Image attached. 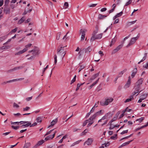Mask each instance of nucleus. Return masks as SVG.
Returning a JSON list of instances; mask_svg holds the SVG:
<instances>
[{"label": "nucleus", "instance_id": "obj_8", "mask_svg": "<svg viewBox=\"0 0 148 148\" xmlns=\"http://www.w3.org/2000/svg\"><path fill=\"white\" fill-rule=\"evenodd\" d=\"M82 31V29H81L80 30V33H82V35L81 37V40H83L84 39L85 36V33L87 31L86 30H85V31L84 30Z\"/></svg>", "mask_w": 148, "mask_h": 148}, {"label": "nucleus", "instance_id": "obj_43", "mask_svg": "<svg viewBox=\"0 0 148 148\" xmlns=\"http://www.w3.org/2000/svg\"><path fill=\"white\" fill-rule=\"evenodd\" d=\"M32 45V44L31 43L28 44L25 46L24 49H26L27 51V48L30 47Z\"/></svg>", "mask_w": 148, "mask_h": 148}, {"label": "nucleus", "instance_id": "obj_29", "mask_svg": "<svg viewBox=\"0 0 148 148\" xmlns=\"http://www.w3.org/2000/svg\"><path fill=\"white\" fill-rule=\"evenodd\" d=\"M140 88L138 86H135L134 87V89L135 90V91L136 92L138 93L140 89Z\"/></svg>", "mask_w": 148, "mask_h": 148}, {"label": "nucleus", "instance_id": "obj_38", "mask_svg": "<svg viewBox=\"0 0 148 148\" xmlns=\"http://www.w3.org/2000/svg\"><path fill=\"white\" fill-rule=\"evenodd\" d=\"M147 53H145L144 54V56L143 59L141 60V62H143L146 59L147 56Z\"/></svg>", "mask_w": 148, "mask_h": 148}, {"label": "nucleus", "instance_id": "obj_3", "mask_svg": "<svg viewBox=\"0 0 148 148\" xmlns=\"http://www.w3.org/2000/svg\"><path fill=\"white\" fill-rule=\"evenodd\" d=\"M122 44L118 45L115 49L112 51V54H114L118 51L123 46V44L124 42H123Z\"/></svg>", "mask_w": 148, "mask_h": 148}, {"label": "nucleus", "instance_id": "obj_34", "mask_svg": "<svg viewBox=\"0 0 148 148\" xmlns=\"http://www.w3.org/2000/svg\"><path fill=\"white\" fill-rule=\"evenodd\" d=\"M90 122V121H89V120H86L83 123L82 126L83 127L85 126L87 124V123L88 122Z\"/></svg>", "mask_w": 148, "mask_h": 148}, {"label": "nucleus", "instance_id": "obj_15", "mask_svg": "<svg viewBox=\"0 0 148 148\" xmlns=\"http://www.w3.org/2000/svg\"><path fill=\"white\" fill-rule=\"evenodd\" d=\"M27 51V49H24L23 50L20 51L16 53L15 54V55H19L21 54H22L23 53H24L26 51Z\"/></svg>", "mask_w": 148, "mask_h": 148}, {"label": "nucleus", "instance_id": "obj_55", "mask_svg": "<svg viewBox=\"0 0 148 148\" xmlns=\"http://www.w3.org/2000/svg\"><path fill=\"white\" fill-rule=\"evenodd\" d=\"M94 123V121H91L87 125V127H88L90 126L91 125H92Z\"/></svg>", "mask_w": 148, "mask_h": 148}, {"label": "nucleus", "instance_id": "obj_12", "mask_svg": "<svg viewBox=\"0 0 148 148\" xmlns=\"http://www.w3.org/2000/svg\"><path fill=\"white\" fill-rule=\"evenodd\" d=\"M133 141V140H130V141H129L125 143H123L122 145H121V146H120L118 148H121V147H123L124 146H125L128 145L131 142H132Z\"/></svg>", "mask_w": 148, "mask_h": 148}, {"label": "nucleus", "instance_id": "obj_56", "mask_svg": "<svg viewBox=\"0 0 148 148\" xmlns=\"http://www.w3.org/2000/svg\"><path fill=\"white\" fill-rule=\"evenodd\" d=\"M32 96L30 97H27L26 98L25 100H26L27 101H29L32 99Z\"/></svg>", "mask_w": 148, "mask_h": 148}, {"label": "nucleus", "instance_id": "obj_62", "mask_svg": "<svg viewBox=\"0 0 148 148\" xmlns=\"http://www.w3.org/2000/svg\"><path fill=\"white\" fill-rule=\"evenodd\" d=\"M28 121H21L19 122V123H20V124H23L27 123Z\"/></svg>", "mask_w": 148, "mask_h": 148}, {"label": "nucleus", "instance_id": "obj_57", "mask_svg": "<svg viewBox=\"0 0 148 148\" xmlns=\"http://www.w3.org/2000/svg\"><path fill=\"white\" fill-rule=\"evenodd\" d=\"M128 130L123 131L121 133V134L122 135L123 134H125L127 133L128 132Z\"/></svg>", "mask_w": 148, "mask_h": 148}, {"label": "nucleus", "instance_id": "obj_45", "mask_svg": "<svg viewBox=\"0 0 148 148\" xmlns=\"http://www.w3.org/2000/svg\"><path fill=\"white\" fill-rule=\"evenodd\" d=\"M76 77V75H75L71 81V84L72 83H73L75 81Z\"/></svg>", "mask_w": 148, "mask_h": 148}, {"label": "nucleus", "instance_id": "obj_21", "mask_svg": "<svg viewBox=\"0 0 148 148\" xmlns=\"http://www.w3.org/2000/svg\"><path fill=\"white\" fill-rule=\"evenodd\" d=\"M107 16L106 15H103L102 14H100L98 15V19L99 20L103 19Z\"/></svg>", "mask_w": 148, "mask_h": 148}, {"label": "nucleus", "instance_id": "obj_27", "mask_svg": "<svg viewBox=\"0 0 148 148\" xmlns=\"http://www.w3.org/2000/svg\"><path fill=\"white\" fill-rule=\"evenodd\" d=\"M118 115L116 114V115L115 116H114L113 118L111 120L109 123H112V122L115 121L117 119Z\"/></svg>", "mask_w": 148, "mask_h": 148}, {"label": "nucleus", "instance_id": "obj_1", "mask_svg": "<svg viewBox=\"0 0 148 148\" xmlns=\"http://www.w3.org/2000/svg\"><path fill=\"white\" fill-rule=\"evenodd\" d=\"M60 49H59L58 48L57 49V53L58 54H61L64 57L66 54V51H64V47H66V46H64L62 45H60Z\"/></svg>", "mask_w": 148, "mask_h": 148}, {"label": "nucleus", "instance_id": "obj_54", "mask_svg": "<svg viewBox=\"0 0 148 148\" xmlns=\"http://www.w3.org/2000/svg\"><path fill=\"white\" fill-rule=\"evenodd\" d=\"M10 0H5V5L6 6L8 5L9 2Z\"/></svg>", "mask_w": 148, "mask_h": 148}, {"label": "nucleus", "instance_id": "obj_53", "mask_svg": "<svg viewBox=\"0 0 148 148\" xmlns=\"http://www.w3.org/2000/svg\"><path fill=\"white\" fill-rule=\"evenodd\" d=\"M17 30V28H16L14 29H12L10 32V33H12V32L15 33V32Z\"/></svg>", "mask_w": 148, "mask_h": 148}, {"label": "nucleus", "instance_id": "obj_9", "mask_svg": "<svg viewBox=\"0 0 148 148\" xmlns=\"http://www.w3.org/2000/svg\"><path fill=\"white\" fill-rule=\"evenodd\" d=\"M113 100V99L112 98L107 99L106 100V101L104 103V104H105L106 105H107L109 103L112 101Z\"/></svg>", "mask_w": 148, "mask_h": 148}, {"label": "nucleus", "instance_id": "obj_7", "mask_svg": "<svg viewBox=\"0 0 148 148\" xmlns=\"http://www.w3.org/2000/svg\"><path fill=\"white\" fill-rule=\"evenodd\" d=\"M143 81V78H141L139 79L136 83V84L135 86H138L140 88L141 85L142 84Z\"/></svg>", "mask_w": 148, "mask_h": 148}, {"label": "nucleus", "instance_id": "obj_13", "mask_svg": "<svg viewBox=\"0 0 148 148\" xmlns=\"http://www.w3.org/2000/svg\"><path fill=\"white\" fill-rule=\"evenodd\" d=\"M58 118H57L53 120L51 123V124L48 127H49L50 126H51L54 125L58 122Z\"/></svg>", "mask_w": 148, "mask_h": 148}, {"label": "nucleus", "instance_id": "obj_63", "mask_svg": "<svg viewBox=\"0 0 148 148\" xmlns=\"http://www.w3.org/2000/svg\"><path fill=\"white\" fill-rule=\"evenodd\" d=\"M11 40V38L9 39L6 42L3 44V45H5L7 44L8 42H10Z\"/></svg>", "mask_w": 148, "mask_h": 148}, {"label": "nucleus", "instance_id": "obj_36", "mask_svg": "<svg viewBox=\"0 0 148 148\" xmlns=\"http://www.w3.org/2000/svg\"><path fill=\"white\" fill-rule=\"evenodd\" d=\"M7 38V36H4L0 37V42H2L5 40Z\"/></svg>", "mask_w": 148, "mask_h": 148}, {"label": "nucleus", "instance_id": "obj_51", "mask_svg": "<svg viewBox=\"0 0 148 148\" xmlns=\"http://www.w3.org/2000/svg\"><path fill=\"white\" fill-rule=\"evenodd\" d=\"M13 107L18 108L19 107V106L15 103H13Z\"/></svg>", "mask_w": 148, "mask_h": 148}, {"label": "nucleus", "instance_id": "obj_16", "mask_svg": "<svg viewBox=\"0 0 148 148\" xmlns=\"http://www.w3.org/2000/svg\"><path fill=\"white\" fill-rule=\"evenodd\" d=\"M26 123V124H24V125H22L20 127H23V128L29 126H30V125H31V122L29 121L28 122Z\"/></svg>", "mask_w": 148, "mask_h": 148}, {"label": "nucleus", "instance_id": "obj_44", "mask_svg": "<svg viewBox=\"0 0 148 148\" xmlns=\"http://www.w3.org/2000/svg\"><path fill=\"white\" fill-rule=\"evenodd\" d=\"M30 109V108L28 106H27L25 108H23V111H28Z\"/></svg>", "mask_w": 148, "mask_h": 148}, {"label": "nucleus", "instance_id": "obj_35", "mask_svg": "<svg viewBox=\"0 0 148 148\" xmlns=\"http://www.w3.org/2000/svg\"><path fill=\"white\" fill-rule=\"evenodd\" d=\"M84 83L81 84H77V87L76 89V91H77L79 90L80 87L83 85Z\"/></svg>", "mask_w": 148, "mask_h": 148}, {"label": "nucleus", "instance_id": "obj_46", "mask_svg": "<svg viewBox=\"0 0 148 148\" xmlns=\"http://www.w3.org/2000/svg\"><path fill=\"white\" fill-rule=\"evenodd\" d=\"M132 0H129L127 2H126L124 6H127L128 5L130 4L132 2Z\"/></svg>", "mask_w": 148, "mask_h": 148}, {"label": "nucleus", "instance_id": "obj_30", "mask_svg": "<svg viewBox=\"0 0 148 148\" xmlns=\"http://www.w3.org/2000/svg\"><path fill=\"white\" fill-rule=\"evenodd\" d=\"M13 114L15 117H21L22 116V115L19 113H18L16 114L14 113Z\"/></svg>", "mask_w": 148, "mask_h": 148}, {"label": "nucleus", "instance_id": "obj_59", "mask_svg": "<svg viewBox=\"0 0 148 148\" xmlns=\"http://www.w3.org/2000/svg\"><path fill=\"white\" fill-rule=\"evenodd\" d=\"M64 6H66V7L64 8L65 9H66L68 8L69 6V4L68 2H66L64 3Z\"/></svg>", "mask_w": 148, "mask_h": 148}, {"label": "nucleus", "instance_id": "obj_37", "mask_svg": "<svg viewBox=\"0 0 148 148\" xmlns=\"http://www.w3.org/2000/svg\"><path fill=\"white\" fill-rule=\"evenodd\" d=\"M144 117H142L140 119H138L136 120V121H138L140 123L144 119Z\"/></svg>", "mask_w": 148, "mask_h": 148}, {"label": "nucleus", "instance_id": "obj_41", "mask_svg": "<svg viewBox=\"0 0 148 148\" xmlns=\"http://www.w3.org/2000/svg\"><path fill=\"white\" fill-rule=\"evenodd\" d=\"M117 134H115L114 136H112L110 137V138L112 140H115L117 138Z\"/></svg>", "mask_w": 148, "mask_h": 148}, {"label": "nucleus", "instance_id": "obj_26", "mask_svg": "<svg viewBox=\"0 0 148 148\" xmlns=\"http://www.w3.org/2000/svg\"><path fill=\"white\" fill-rule=\"evenodd\" d=\"M96 117V116L94 114L93 115L91 116L88 120H89V121H93V120L95 119Z\"/></svg>", "mask_w": 148, "mask_h": 148}, {"label": "nucleus", "instance_id": "obj_10", "mask_svg": "<svg viewBox=\"0 0 148 148\" xmlns=\"http://www.w3.org/2000/svg\"><path fill=\"white\" fill-rule=\"evenodd\" d=\"M55 135V133H54V134L52 135L48 136L45 138V141H47V140L51 139L54 137Z\"/></svg>", "mask_w": 148, "mask_h": 148}, {"label": "nucleus", "instance_id": "obj_33", "mask_svg": "<svg viewBox=\"0 0 148 148\" xmlns=\"http://www.w3.org/2000/svg\"><path fill=\"white\" fill-rule=\"evenodd\" d=\"M30 146V143H28L25 144L24 147V148H28Z\"/></svg>", "mask_w": 148, "mask_h": 148}, {"label": "nucleus", "instance_id": "obj_25", "mask_svg": "<svg viewBox=\"0 0 148 148\" xmlns=\"http://www.w3.org/2000/svg\"><path fill=\"white\" fill-rule=\"evenodd\" d=\"M102 111H103L102 110H100L97 112L96 113H95L94 114L95 115V116L96 117L97 116L101 115L102 114H101V112H102Z\"/></svg>", "mask_w": 148, "mask_h": 148}, {"label": "nucleus", "instance_id": "obj_4", "mask_svg": "<svg viewBox=\"0 0 148 148\" xmlns=\"http://www.w3.org/2000/svg\"><path fill=\"white\" fill-rule=\"evenodd\" d=\"M147 94L146 93H144L140 97V99L138 100V103H140L142 102V101L145 99L147 96Z\"/></svg>", "mask_w": 148, "mask_h": 148}, {"label": "nucleus", "instance_id": "obj_58", "mask_svg": "<svg viewBox=\"0 0 148 148\" xmlns=\"http://www.w3.org/2000/svg\"><path fill=\"white\" fill-rule=\"evenodd\" d=\"M97 4H92L88 5L89 7H95L96 6Z\"/></svg>", "mask_w": 148, "mask_h": 148}, {"label": "nucleus", "instance_id": "obj_60", "mask_svg": "<svg viewBox=\"0 0 148 148\" xmlns=\"http://www.w3.org/2000/svg\"><path fill=\"white\" fill-rule=\"evenodd\" d=\"M98 32V31H97V30H95L92 33V35L95 36V35Z\"/></svg>", "mask_w": 148, "mask_h": 148}, {"label": "nucleus", "instance_id": "obj_14", "mask_svg": "<svg viewBox=\"0 0 148 148\" xmlns=\"http://www.w3.org/2000/svg\"><path fill=\"white\" fill-rule=\"evenodd\" d=\"M99 72L96 73L92 75L90 78V80L92 81L95 79L99 75Z\"/></svg>", "mask_w": 148, "mask_h": 148}, {"label": "nucleus", "instance_id": "obj_28", "mask_svg": "<svg viewBox=\"0 0 148 148\" xmlns=\"http://www.w3.org/2000/svg\"><path fill=\"white\" fill-rule=\"evenodd\" d=\"M88 129H86L83 132H82L80 134V136H82L86 135V133L88 132Z\"/></svg>", "mask_w": 148, "mask_h": 148}, {"label": "nucleus", "instance_id": "obj_6", "mask_svg": "<svg viewBox=\"0 0 148 148\" xmlns=\"http://www.w3.org/2000/svg\"><path fill=\"white\" fill-rule=\"evenodd\" d=\"M93 141V139L91 138H88L87 140L84 143V145L86 144L88 145H91Z\"/></svg>", "mask_w": 148, "mask_h": 148}, {"label": "nucleus", "instance_id": "obj_18", "mask_svg": "<svg viewBox=\"0 0 148 148\" xmlns=\"http://www.w3.org/2000/svg\"><path fill=\"white\" fill-rule=\"evenodd\" d=\"M137 72V69L136 68L134 69L133 71V72L131 74V76L132 78H133L135 76V75L136 74Z\"/></svg>", "mask_w": 148, "mask_h": 148}, {"label": "nucleus", "instance_id": "obj_31", "mask_svg": "<svg viewBox=\"0 0 148 148\" xmlns=\"http://www.w3.org/2000/svg\"><path fill=\"white\" fill-rule=\"evenodd\" d=\"M103 35L102 33L96 36L97 39H100L101 38Z\"/></svg>", "mask_w": 148, "mask_h": 148}, {"label": "nucleus", "instance_id": "obj_23", "mask_svg": "<svg viewBox=\"0 0 148 148\" xmlns=\"http://www.w3.org/2000/svg\"><path fill=\"white\" fill-rule=\"evenodd\" d=\"M130 98L127 99L124 101L125 103H127V102H130L133 99V95H131L130 97Z\"/></svg>", "mask_w": 148, "mask_h": 148}, {"label": "nucleus", "instance_id": "obj_50", "mask_svg": "<svg viewBox=\"0 0 148 148\" xmlns=\"http://www.w3.org/2000/svg\"><path fill=\"white\" fill-rule=\"evenodd\" d=\"M85 67V66L84 65H81L80 66V67L79 68V71L78 72H80L81 71L82 69H84Z\"/></svg>", "mask_w": 148, "mask_h": 148}, {"label": "nucleus", "instance_id": "obj_40", "mask_svg": "<svg viewBox=\"0 0 148 148\" xmlns=\"http://www.w3.org/2000/svg\"><path fill=\"white\" fill-rule=\"evenodd\" d=\"M61 34V33L60 32H58L57 33V34L56 38L57 40H59V39Z\"/></svg>", "mask_w": 148, "mask_h": 148}, {"label": "nucleus", "instance_id": "obj_5", "mask_svg": "<svg viewBox=\"0 0 148 148\" xmlns=\"http://www.w3.org/2000/svg\"><path fill=\"white\" fill-rule=\"evenodd\" d=\"M131 82V78L130 76L128 77V79L127 82L126 84L124 86V88H128L130 86Z\"/></svg>", "mask_w": 148, "mask_h": 148}, {"label": "nucleus", "instance_id": "obj_19", "mask_svg": "<svg viewBox=\"0 0 148 148\" xmlns=\"http://www.w3.org/2000/svg\"><path fill=\"white\" fill-rule=\"evenodd\" d=\"M104 116L107 119H108L111 117L112 116V114L110 112H109L108 113L106 114Z\"/></svg>", "mask_w": 148, "mask_h": 148}, {"label": "nucleus", "instance_id": "obj_11", "mask_svg": "<svg viewBox=\"0 0 148 148\" xmlns=\"http://www.w3.org/2000/svg\"><path fill=\"white\" fill-rule=\"evenodd\" d=\"M92 49L90 47H88L86 49H84L82 50L83 51H85V53H89L92 51Z\"/></svg>", "mask_w": 148, "mask_h": 148}, {"label": "nucleus", "instance_id": "obj_2", "mask_svg": "<svg viewBox=\"0 0 148 148\" xmlns=\"http://www.w3.org/2000/svg\"><path fill=\"white\" fill-rule=\"evenodd\" d=\"M138 37L137 36L136 37H134L132 38L130 42L128 44V45L126 46L127 47H128L131 45H133L135 42L138 39Z\"/></svg>", "mask_w": 148, "mask_h": 148}, {"label": "nucleus", "instance_id": "obj_64", "mask_svg": "<svg viewBox=\"0 0 148 148\" xmlns=\"http://www.w3.org/2000/svg\"><path fill=\"white\" fill-rule=\"evenodd\" d=\"M99 53L101 55V57L102 56L104 55V54L103 53V52L102 51H100L99 52Z\"/></svg>", "mask_w": 148, "mask_h": 148}, {"label": "nucleus", "instance_id": "obj_17", "mask_svg": "<svg viewBox=\"0 0 148 148\" xmlns=\"http://www.w3.org/2000/svg\"><path fill=\"white\" fill-rule=\"evenodd\" d=\"M99 79V78H98V79L96 81L93 83V84L88 87V89H91L96 84L98 83Z\"/></svg>", "mask_w": 148, "mask_h": 148}, {"label": "nucleus", "instance_id": "obj_47", "mask_svg": "<svg viewBox=\"0 0 148 148\" xmlns=\"http://www.w3.org/2000/svg\"><path fill=\"white\" fill-rule=\"evenodd\" d=\"M123 13V12L121 11L120 13H117L116 15L117 17L121 16Z\"/></svg>", "mask_w": 148, "mask_h": 148}, {"label": "nucleus", "instance_id": "obj_20", "mask_svg": "<svg viewBox=\"0 0 148 148\" xmlns=\"http://www.w3.org/2000/svg\"><path fill=\"white\" fill-rule=\"evenodd\" d=\"M127 71V69H125L123 70L120 72L118 75L117 77H121L123 73Z\"/></svg>", "mask_w": 148, "mask_h": 148}, {"label": "nucleus", "instance_id": "obj_42", "mask_svg": "<svg viewBox=\"0 0 148 148\" xmlns=\"http://www.w3.org/2000/svg\"><path fill=\"white\" fill-rule=\"evenodd\" d=\"M136 22V20L131 22H130L127 23V25L128 26H130L133 24H134Z\"/></svg>", "mask_w": 148, "mask_h": 148}, {"label": "nucleus", "instance_id": "obj_39", "mask_svg": "<svg viewBox=\"0 0 148 148\" xmlns=\"http://www.w3.org/2000/svg\"><path fill=\"white\" fill-rule=\"evenodd\" d=\"M115 42V39L114 38L112 39V41H111V43L110 44V46L111 47L112 45H113L114 44Z\"/></svg>", "mask_w": 148, "mask_h": 148}, {"label": "nucleus", "instance_id": "obj_52", "mask_svg": "<svg viewBox=\"0 0 148 148\" xmlns=\"http://www.w3.org/2000/svg\"><path fill=\"white\" fill-rule=\"evenodd\" d=\"M12 128L15 129V130H17L19 129L20 127L19 126H14L13 125H12L11 126Z\"/></svg>", "mask_w": 148, "mask_h": 148}, {"label": "nucleus", "instance_id": "obj_49", "mask_svg": "<svg viewBox=\"0 0 148 148\" xmlns=\"http://www.w3.org/2000/svg\"><path fill=\"white\" fill-rule=\"evenodd\" d=\"M54 130V129H53V130H50V131H49V132H48L46 133V134L44 136H47L48 135L50 134L51 133V132H52L53 130Z\"/></svg>", "mask_w": 148, "mask_h": 148}, {"label": "nucleus", "instance_id": "obj_48", "mask_svg": "<svg viewBox=\"0 0 148 148\" xmlns=\"http://www.w3.org/2000/svg\"><path fill=\"white\" fill-rule=\"evenodd\" d=\"M36 121L38 123H40L41 122V119L40 117H38L36 119Z\"/></svg>", "mask_w": 148, "mask_h": 148}, {"label": "nucleus", "instance_id": "obj_32", "mask_svg": "<svg viewBox=\"0 0 148 148\" xmlns=\"http://www.w3.org/2000/svg\"><path fill=\"white\" fill-rule=\"evenodd\" d=\"M97 39L96 36H93L92 35V36L90 41L91 42H92L94 40Z\"/></svg>", "mask_w": 148, "mask_h": 148}, {"label": "nucleus", "instance_id": "obj_22", "mask_svg": "<svg viewBox=\"0 0 148 148\" xmlns=\"http://www.w3.org/2000/svg\"><path fill=\"white\" fill-rule=\"evenodd\" d=\"M25 20V16L22 17L18 21V24H21Z\"/></svg>", "mask_w": 148, "mask_h": 148}, {"label": "nucleus", "instance_id": "obj_61", "mask_svg": "<svg viewBox=\"0 0 148 148\" xmlns=\"http://www.w3.org/2000/svg\"><path fill=\"white\" fill-rule=\"evenodd\" d=\"M112 124L111 123H110V127L109 128V129L110 130H112L114 128V125L112 126Z\"/></svg>", "mask_w": 148, "mask_h": 148}, {"label": "nucleus", "instance_id": "obj_24", "mask_svg": "<svg viewBox=\"0 0 148 148\" xmlns=\"http://www.w3.org/2000/svg\"><path fill=\"white\" fill-rule=\"evenodd\" d=\"M45 142L44 140H42L39 141L37 144L35 145V146H39L42 145Z\"/></svg>", "mask_w": 148, "mask_h": 148}]
</instances>
